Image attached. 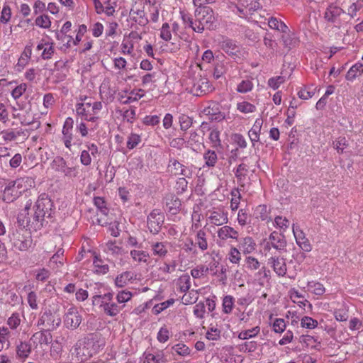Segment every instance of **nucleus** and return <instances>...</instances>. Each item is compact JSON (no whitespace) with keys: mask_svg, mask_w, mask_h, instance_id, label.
<instances>
[{"mask_svg":"<svg viewBox=\"0 0 363 363\" xmlns=\"http://www.w3.org/2000/svg\"><path fill=\"white\" fill-rule=\"evenodd\" d=\"M33 223L43 226L46 218H52L54 213L53 203L45 193L40 194L34 206Z\"/></svg>","mask_w":363,"mask_h":363,"instance_id":"1","label":"nucleus"},{"mask_svg":"<svg viewBox=\"0 0 363 363\" xmlns=\"http://www.w3.org/2000/svg\"><path fill=\"white\" fill-rule=\"evenodd\" d=\"M196 26L194 31L202 33L205 29L213 30L216 27V18L212 9L210 7H198L194 12Z\"/></svg>","mask_w":363,"mask_h":363,"instance_id":"2","label":"nucleus"},{"mask_svg":"<svg viewBox=\"0 0 363 363\" xmlns=\"http://www.w3.org/2000/svg\"><path fill=\"white\" fill-rule=\"evenodd\" d=\"M9 237L13 247L20 251L28 250L33 243L30 233L27 230L23 231V233L19 230H16Z\"/></svg>","mask_w":363,"mask_h":363,"instance_id":"3","label":"nucleus"},{"mask_svg":"<svg viewBox=\"0 0 363 363\" xmlns=\"http://www.w3.org/2000/svg\"><path fill=\"white\" fill-rule=\"evenodd\" d=\"M51 167L55 172L62 173L65 177L74 178L78 172L75 167H68L66 161L62 157L57 156L54 158L51 163Z\"/></svg>","mask_w":363,"mask_h":363,"instance_id":"4","label":"nucleus"},{"mask_svg":"<svg viewBox=\"0 0 363 363\" xmlns=\"http://www.w3.org/2000/svg\"><path fill=\"white\" fill-rule=\"evenodd\" d=\"M213 89V88L206 77L199 75V77L193 79L191 92L194 95L197 96L205 95L212 91Z\"/></svg>","mask_w":363,"mask_h":363,"instance_id":"5","label":"nucleus"},{"mask_svg":"<svg viewBox=\"0 0 363 363\" xmlns=\"http://www.w3.org/2000/svg\"><path fill=\"white\" fill-rule=\"evenodd\" d=\"M164 216L163 213L157 210H153L147 216V224L150 233L157 234L164 223Z\"/></svg>","mask_w":363,"mask_h":363,"instance_id":"6","label":"nucleus"},{"mask_svg":"<svg viewBox=\"0 0 363 363\" xmlns=\"http://www.w3.org/2000/svg\"><path fill=\"white\" fill-rule=\"evenodd\" d=\"M61 323L60 318L55 316L50 311L44 312L38 318L37 326L46 328L45 330L50 331L57 328Z\"/></svg>","mask_w":363,"mask_h":363,"instance_id":"7","label":"nucleus"},{"mask_svg":"<svg viewBox=\"0 0 363 363\" xmlns=\"http://www.w3.org/2000/svg\"><path fill=\"white\" fill-rule=\"evenodd\" d=\"M82 315L75 307L69 308L64 317V323L65 326L72 330L77 329L82 323Z\"/></svg>","mask_w":363,"mask_h":363,"instance_id":"8","label":"nucleus"},{"mask_svg":"<svg viewBox=\"0 0 363 363\" xmlns=\"http://www.w3.org/2000/svg\"><path fill=\"white\" fill-rule=\"evenodd\" d=\"M286 244L287 242L285 239V236L281 233L274 231L269 237V241L267 243V246L270 245L277 250L281 252L286 250Z\"/></svg>","mask_w":363,"mask_h":363,"instance_id":"9","label":"nucleus"},{"mask_svg":"<svg viewBox=\"0 0 363 363\" xmlns=\"http://www.w3.org/2000/svg\"><path fill=\"white\" fill-rule=\"evenodd\" d=\"M345 13V11L335 5L334 4H330L326 9L323 18L328 23H336L339 21L340 16Z\"/></svg>","mask_w":363,"mask_h":363,"instance_id":"10","label":"nucleus"},{"mask_svg":"<svg viewBox=\"0 0 363 363\" xmlns=\"http://www.w3.org/2000/svg\"><path fill=\"white\" fill-rule=\"evenodd\" d=\"M203 113L212 121H220L225 118V115L220 111V105L215 101H210L203 110Z\"/></svg>","mask_w":363,"mask_h":363,"instance_id":"11","label":"nucleus"},{"mask_svg":"<svg viewBox=\"0 0 363 363\" xmlns=\"http://www.w3.org/2000/svg\"><path fill=\"white\" fill-rule=\"evenodd\" d=\"M169 167L171 168V172L174 175H182L187 178H190L192 176L191 168L181 164L175 159L169 160Z\"/></svg>","mask_w":363,"mask_h":363,"instance_id":"12","label":"nucleus"},{"mask_svg":"<svg viewBox=\"0 0 363 363\" xmlns=\"http://www.w3.org/2000/svg\"><path fill=\"white\" fill-rule=\"evenodd\" d=\"M74 121L71 117L66 118L63 128H62V140L65 147L70 149L72 146V140L73 139V135L72 133L73 128Z\"/></svg>","mask_w":363,"mask_h":363,"instance_id":"13","label":"nucleus"},{"mask_svg":"<svg viewBox=\"0 0 363 363\" xmlns=\"http://www.w3.org/2000/svg\"><path fill=\"white\" fill-rule=\"evenodd\" d=\"M269 264L273 267L274 272L279 277H284L286 274L287 267L285 259L279 257H272L269 259Z\"/></svg>","mask_w":363,"mask_h":363,"instance_id":"14","label":"nucleus"},{"mask_svg":"<svg viewBox=\"0 0 363 363\" xmlns=\"http://www.w3.org/2000/svg\"><path fill=\"white\" fill-rule=\"evenodd\" d=\"M293 233L294 235L296 242L297 245L301 247L302 250L304 252H310L312 249L311 245L310 244L309 240L306 238L304 233L295 228L294 225H293Z\"/></svg>","mask_w":363,"mask_h":363,"instance_id":"15","label":"nucleus"},{"mask_svg":"<svg viewBox=\"0 0 363 363\" xmlns=\"http://www.w3.org/2000/svg\"><path fill=\"white\" fill-rule=\"evenodd\" d=\"M30 340L33 341L34 344L48 345L51 343L52 337L49 331L43 330L35 333L32 335Z\"/></svg>","mask_w":363,"mask_h":363,"instance_id":"16","label":"nucleus"},{"mask_svg":"<svg viewBox=\"0 0 363 363\" xmlns=\"http://www.w3.org/2000/svg\"><path fill=\"white\" fill-rule=\"evenodd\" d=\"M20 196L18 189L14 185V182L11 181L6 186L3 192V200L6 203H11Z\"/></svg>","mask_w":363,"mask_h":363,"instance_id":"17","label":"nucleus"},{"mask_svg":"<svg viewBox=\"0 0 363 363\" xmlns=\"http://www.w3.org/2000/svg\"><path fill=\"white\" fill-rule=\"evenodd\" d=\"M217 234L218 238L223 241H226L229 239L238 240L239 235L237 230L228 225H224L219 228Z\"/></svg>","mask_w":363,"mask_h":363,"instance_id":"18","label":"nucleus"},{"mask_svg":"<svg viewBox=\"0 0 363 363\" xmlns=\"http://www.w3.org/2000/svg\"><path fill=\"white\" fill-rule=\"evenodd\" d=\"M31 345L26 341H19L16 347V357L18 359L24 361L31 353Z\"/></svg>","mask_w":363,"mask_h":363,"instance_id":"19","label":"nucleus"},{"mask_svg":"<svg viewBox=\"0 0 363 363\" xmlns=\"http://www.w3.org/2000/svg\"><path fill=\"white\" fill-rule=\"evenodd\" d=\"M130 16L133 21L140 25V26H145L149 21L145 16V10L131 9L130 11Z\"/></svg>","mask_w":363,"mask_h":363,"instance_id":"20","label":"nucleus"},{"mask_svg":"<svg viewBox=\"0 0 363 363\" xmlns=\"http://www.w3.org/2000/svg\"><path fill=\"white\" fill-rule=\"evenodd\" d=\"M211 223L216 225H222L228 222V213L222 211H214L208 217Z\"/></svg>","mask_w":363,"mask_h":363,"instance_id":"21","label":"nucleus"},{"mask_svg":"<svg viewBox=\"0 0 363 363\" xmlns=\"http://www.w3.org/2000/svg\"><path fill=\"white\" fill-rule=\"evenodd\" d=\"M144 363H167V359L163 351H157L155 354L144 353Z\"/></svg>","mask_w":363,"mask_h":363,"instance_id":"22","label":"nucleus"},{"mask_svg":"<svg viewBox=\"0 0 363 363\" xmlns=\"http://www.w3.org/2000/svg\"><path fill=\"white\" fill-rule=\"evenodd\" d=\"M135 279L136 275L134 274V273L130 271H126L116 277L115 279V284L116 286L122 288L126 286L128 282Z\"/></svg>","mask_w":363,"mask_h":363,"instance_id":"23","label":"nucleus"},{"mask_svg":"<svg viewBox=\"0 0 363 363\" xmlns=\"http://www.w3.org/2000/svg\"><path fill=\"white\" fill-rule=\"evenodd\" d=\"M13 182H14V185H16L20 196L22 193L28 190L34 183L33 180L30 177H21Z\"/></svg>","mask_w":363,"mask_h":363,"instance_id":"24","label":"nucleus"},{"mask_svg":"<svg viewBox=\"0 0 363 363\" xmlns=\"http://www.w3.org/2000/svg\"><path fill=\"white\" fill-rule=\"evenodd\" d=\"M124 306H119L116 303H105L101 306L103 308L104 313L111 317L116 316Z\"/></svg>","mask_w":363,"mask_h":363,"instance_id":"25","label":"nucleus"},{"mask_svg":"<svg viewBox=\"0 0 363 363\" xmlns=\"http://www.w3.org/2000/svg\"><path fill=\"white\" fill-rule=\"evenodd\" d=\"M363 74V63L357 62L348 70L345 79L348 81H353L357 77Z\"/></svg>","mask_w":363,"mask_h":363,"instance_id":"26","label":"nucleus"},{"mask_svg":"<svg viewBox=\"0 0 363 363\" xmlns=\"http://www.w3.org/2000/svg\"><path fill=\"white\" fill-rule=\"evenodd\" d=\"M130 255L133 260L138 263H147L150 255L147 252L141 250H132Z\"/></svg>","mask_w":363,"mask_h":363,"instance_id":"27","label":"nucleus"},{"mask_svg":"<svg viewBox=\"0 0 363 363\" xmlns=\"http://www.w3.org/2000/svg\"><path fill=\"white\" fill-rule=\"evenodd\" d=\"M269 214V210L266 205H259L254 211L255 217L262 220H272Z\"/></svg>","mask_w":363,"mask_h":363,"instance_id":"28","label":"nucleus"},{"mask_svg":"<svg viewBox=\"0 0 363 363\" xmlns=\"http://www.w3.org/2000/svg\"><path fill=\"white\" fill-rule=\"evenodd\" d=\"M299 342L305 345L307 347L315 348L316 349L318 346H320V342L318 341L316 338L313 336L308 335H302L298 338Z\"/></svg>","mask_w":363,"mask_h":363,"instance_id":"29","label":"nucleus"},{"mask_svg":"<svg viewBox=\"0 0 363 363\" xmlns=\"http://www.w3.org/2000/svg\"><path fill=\"white\" fill-rule=\"evenodd\" d=\"M91 106V103L90 101L78 103L76 106V112L77 115L81 116L84 119H88Z\"/></svg>","mask_w":363,"mask_h":363,"instance_id":"30","label":"nucleus"},{"mask_svg":"<svg viewBox=\"0 0 363 363\" xmlns=\"http://www.w3.org/2000/svg\"><path fill=\"white\" fill-rule=\"evenodd\" d=\"M11 336V331L9 328L3 326L0 328V344H1V348L6 346L8 349L11 346L9 337ZM2 349H0V351Z\"/></svg>","mask_w":363,"mask_h":363,"instance_id":"31","label":"nucleus"},{"mask_svg":"<svg viewBox=\"0 0 363 363\" xmlns=\"http://www.w3.org/2000/svg\"><path fill=\"white\" fill-rule=\"evenodd\" d=\"M152 250L154 255H157L160 257L166 256L168 252L165 242H157L151 245Z\"/></svg>","mask_w":363,"mask_h":363,"instance_id":"32","label":"nucleus"},{"mask_svg":"<svg viewBox=\"0 0 363 363\" xmlns=\"http://www.w3.org/2000/svg\"><path fill=\"white\" fill-rule=\"evenodd\" d=\"M202 251L208 249V242L206 240V233L203 230H199L196 236V243Z\"/></svg>","mask_w":363,"mask_h":363,"instance_id":"33","label":"nucleus"},{"mask_svg":"<svg viewBox=\"0 0 363 363\" xmlns=\"http://www.w3.org/2000/svg\"><path fill=\"white\" fill-rule=\"evenodd\" d=\"M256 244L250 237L243 238L240 242V247L242 248L244 253L249 254L255 250Z\"/></svg>","mask_w":363,"mask_h":363,"instance_id":"34","label":"nucleus"},{"mask_svg":"<svg viewBox=\"0 0 363 363\" xmlns=\"http://www.w3.org/2000/svg\"><path fill=\"white\" fill-rule=\"evenodd\" d=\"M308 288L310 291L318 296L323 295L325 291L322 284L314 281H309L308 283Z\"/></svg>","mask_w":363,"mask_h":363,"instance_id":"35","label":"nucleus"},{"mask_svg":"<svg viewBox=\"0 0 363 363\" xmlns=\"http://www.w3.org/2000/svg\"><path fill=\"white\" fill-rule=\"evenodd\" d=\"M23 131H17L15 132L12 129H6L4 130L1 132V135H2V138L5 141H13L15 140L18 136H20Z\"/></svg>","mask_w":363,"mask_h":363,"instance_id":"36","label":"nucleus"},{"mask_svg":"<svg viewBox=\"0 0 363 363\" xmlns=\"http://www.w3.org/2000/svg\"><path fill=\"white\" fill-rule=\"evenodd\" d=\"M334 148L337 150L339 153H343L344 150L349 145L348 140L345 137H339L333 143Z\"/></svg>","mask_w":363,"mask_h":363,"instance_id":"37","label":"nucleus"},{"mask_svg":"<svg viewBox=\"0 0 363 363\" xmlns=\"http://www.w3.org/2000/svg\"><path fill=\"white\" fill-rule=\"evenodd\" d=\"M203 159L208 167H214L217 162L218 157L215 151L208 150L204 153Z\"/></svg>","mask_w":363,"mask_h":363,"instance_id":"38","label":"nucleus"},{"mask_svg":"<svg viewBox=\"0 0 363 363\" xmlns=\"http://www.w3.org/2000/svg\"><path fill=\"white\" fill-rule=\"evenodd\" d=\"M223 311L229 314L232 312L234 306V298L230 295L224 296L223 299Z\"/></svg>","mask_w":363,"mask_h":363,"instance_id":"39","label":"nucleus"},{"mask_svg":"<svg viewBox=\"0 0 363 363\" xmlns=\"http://www.w3.org/2000/svg\"><path fill=\"white\" fill-rule=\"evenodd\" d=\"M223 49L230 55H235L238 52V47L231 40H226L223 42Z\"/></svg>","mask_w":363,"mask_h":363,"instance_id":"40","label":"nucleus"},{"mask_svg":"<svg viewBox=\"0 0 363 363\" xmlns=\"http://www.w3.org/2000/svg\"><path fill=\"white\" fill-rule=\"evenodd\" d=\"M180 13L185 27L191 28L194 30V28H195L197 24L196 18L194 20L189 13H186L184 11H181Z\"/></svg>","mask_w":363,"mask_h":363,"instance_id":"41","label":"nucleus"},{"mask_svg":"<svg viewBox=\"0 0 363 363\" xmlns=\"http://www.w3.org/2000/svg\"><path fill=\"white\" fill-rule=\"evenodd\" d=\"M199 298L198 296V291L191 290L189 292V294H186L182 297V301L183 303L187 305V304H191L196 302V301Z\"/></svg>","mask_w":363,"mask_h":363,"instance_id":"42","label":"nucleus"},{"mask_svg":"<svg viewBox=\"0 0 363 363\" xmlns=\"http://www.w3.org/2000/svg\"><path fill=\"white\" fill-rule=\"evenodd\" d=\"M21 324V319L18 313H14L7 320L9 330H16Z\"/></svg>","mask_w":363,"mask_h":363,"instance_id":"43","label":"nucleus"},{"mask_svg":"<svg viewBox=\"0 0 363 363\" xmlns=\"http://www.w3.org/2000/svg\"><path fill=\"white\" fill-rule=\"evenodd\" d=\"M35 25L43 28H49L51 26L50 17L48 15L38 16L35 19Z\"/></svg>","mask_w":363,"mask_h":363,"instance_id":"44","label":"nucleus"},{"mask_svg":"<svg viewBox=\"0 0 363 363\" xmlns=\"http://www.w3.org/2000/svg\"><path fill=\"white\" fill-rule=\"evenodd\" d=\"M259 328L257 326L252 329L241 332L238 335V337L241 340H247L248 338L255 337L259 333Z\"/></svg>","mask_w":363,"mask_h":363,"instance_id":"45","label":"nucleus"},{"mask_svg":"<svg viewBox=\"0 0 363 363\" xmlns=\"http://www.w3.org/2000/svg\"><path fill=\"white\" fill-rule=\"evenodd\" d=\"M248 171L247 165L242 163L240 164L236 170L235 176L239 182H242L245 179V177L247 175V172Z\"/></svg>","mask_w":363,"mask_h":363,"instance_id":"46","label":"nucleus"},{"mask_svg":"<svg viewBox=\"0 0 363 363\" xmlns=\"http://www.w3.org/2000/svg\"><path fill=\"white\" fill-rule=\"evenodd\" d=\"M180 128L182 130L186 131L192 125V118L189 116L182 114L179 118Z\"/></svg>","mask_w":363,"mask_h":363,"instance_id":"47","label":"nucleus"},{"mask_svg":"<svg viewBox=\"0 0 363 363\" xmlns=\"http://www.w3.org/2000/svg\"><path fill=\"white\" fill-rule=\"evenodd\" d=\"M53 43H45V47L42 52L41 57L43 60L51 59L55 53V48Z\"/></svg>","mask_w":363,"mask_h":363,"instance_id":"48","label":"nucleus"},{"mask_svg":"<svg viewBox=\"0 0 363 363\" xmlns=\"http://www.w3.org/2000/svg\"><path fill=\"white\" fill-rule=\"evenodd\" d=\"M257 343L255 341L245 342L239 345V350L243 352H252L256 350Z\"/></svg>","mask_w":363,"mask_h":363,"instance_id":"49","label":"nucleus"},{"mask_svg":"<svg viewBox=\"0 0 363 363\" xmlns=\"http://www.w3.org/2000/svg\"><path fill=\"white\" fill-rule=\"evenodd\" d=\"M174 301L173 298L169 299L166 301H164L162 303L156 304L153 307V312L155 315H157L160 313L162 311H163L164 309L167 308L169 306L172 305L174 303Z\"/></svg>","mask_w":363,"mask_h":363,"instance_id":"50","label":"nucleus"},{"mask_svg":"<svg viewBox=\"0 0 363 363\" xmlns=\"http://www.w3.org/2000/svg\"><path fill=\"white\" fill-rule=\"evenodd\" d=\"M301 325L303 328L313 329L317 327L318 321L311 317L304 316L301 320Z\"/></svg>","mask_w":363,"mask_h":363,"instance_id":"51","label":"nucleus"},{"mask_svg":"<svg viewBox=\"0 0 363 363\" xmlns=\"http://www.w3.org/2000/svg\"><path fill=\"white\" fill-rule=\"evenodd\" d=\"M362 6L363 4L361 1H357L355 2H352L347 9V14L350 18H354L357 16V12L359 11Z\"/></svg>","mask_w":363,"mask_h":363,"instance_id":"52","label":"nucleus"},{"mask_svg":"<svg viewBox=\"0 0 363 363\" xmlns=\"http://www.w3.org/2000/svg\"><path fill=\"white\" fill-rule=\"evenodd\" d=\"M237 107L240 112L245 113H252L255 111V106L247 101L238 103Z\"/></svg>","mask_w":363,"mask_h":363,"instance_id":"53","label":"nucleus"},{"mask_svg":"<svg viewBox=\"0 0 363 363\" xmlns=\"http://www.w3.org/2000/svg\"><path fill=\"white\" fill-rule=\"evenodd\" d=\"M133 294L127 290L119 291L116 296V300L119 303H124L131 299Z\"/></svg>","mask_w":363,"mask_h":363,"instance_id":"54","label":"nucleus"},{"mask_svg":"<svg viewBox=\"0 0 363 363\" xmlns=\"http://www.w3.org/2000/svg\"><path fill=\"white\" fill-rule=\"evenodd\" d=\"M102 262H103L101 259H99L97 257H95V259L94 260V264L96 269V272L98 273L105 274L108 272L109 267L108 264H103Z\"/></svg>","mask_w":363,"mask_h":363,"instance_id":"55","label":"nucleus"},{"mask_svg":"<svg viewBox=\"0 0 363 363\" xmlns=\"http://www.w3.org/2000/svg\"><path fill=\"white\" fill-rule=\"evenodd\" d=\"M253 84L250 80L242 81L237 87V91L240 93H246L252 90Z\"/></svg>","mask_w":363,"mask_h":363,"instance_id":"56","label":"nucleus"},{"mask_svg":"<svg viewBox=\"0 0 363 363\" xmlns=\"http://www.w3.org/2000/svg\"><path fill=\"white\" fill-rule=\"evenodd\" d=\"M209 140L212 143L213 147H220L221 145L220 140V133L217 130H213L209 134Z\"/></svg>","mask_w":363,"mask_h":363,"instance_id":"57","label":"nucleus"},{"mask_svg":"<svg viewBox=\"0 0 363 363\" xmlns=\"http://www.w3.org/2000/svg\"><path fill=\"white\" fill-rule=\"evenodd\" d=\"M172 349L179 355L181 356H186L189 354L190 350L189 348L184 344L178 343L172 347Z\"/></svg>","mask_w":363,"mask_h":363,"instance_id":"58","label":"nucleus"},{"mask_svg":"<svg viewBox=\"0 0 363 363\" xmlns=\"http://www.w3.org/2000/svg\"><path fill=\"white\" fill-rule=\"evenodd\" d=\"M160 37L165 41L171 40L172 34L170 32V27L167 23H163L160 31Z\"/></svg>","mask_w":363,"mask_h":363,"instance_id":"59","label":"nucleus"},{"mask_svg":"<svg viewBox=\"0 0 363 363\" xmlns=\"http://www.w3.org/2000/svg\"><path fill=\"white\" fill-rule=\"evenodd\" d=\"M225 72L226 66L222 62L217 63L214 67L213 77L215 79H219L220 77L223 76Z\"/></svg>","mask_w":363,"mask_h":363,"instance_id":"60","label":"nucleus"},{"mask_svg":"<svg viewBox=\"0 0 363 363\" xmlns=\"http://www.w3.org/2000/svg\"><path fill=\"white\" fill-rule=\"evenodd\" d=\"M334 315L338 321H346L348 318V311L345 308H340L334 311Z\"/></svg>","mask_w":363,"mask_h":363,"instance_id":"61","label":"nucleus"},{"mask_svg":"<svg viewBox=\"0 0 363 363\" xmlns=\"http://www.w3.org/2000/svg\"><path fill=\"white\" fill-rule=\"evenodd\" d=\"M241 259L240 252L236 247H231L229 252V260L233 264H238Z\"/></svg>","mask_w":363,"mask_h":363,"instance_id":"62","label":"nucleus"},{"mask_svg":"<svg viewBox=\"0 0 363 363\" xmlns=\"http://www.w3.org/2000/svg\"><path fill=\"white\" fill-rule=\"evenodd\" d=\"M284 77L279 76L277 77L270 78L268 80V85L273 89H277L279 87L280 84L284 82Z\"/></svg>","mask_w":363,"mask_h":363,"instance_id":"63","label":"nucleus"},{"mask_svg":"<svg viewBox=\"0 0 363 363\" xmlns=\"http://www.w3.org/2000/svg\"><path fill=\"white\" fill-rule=\"evenodd\" d=\"M26 87H27V86L26 84H21L17 86L11 91V96H13V98L14 99H19L23 95V94L26 91Z\"/></svg>","mask_w":363,"mask_h":363,"instance_id":"64","label":"nucleus"}]
</instances>
